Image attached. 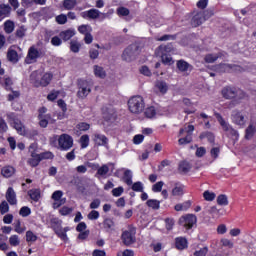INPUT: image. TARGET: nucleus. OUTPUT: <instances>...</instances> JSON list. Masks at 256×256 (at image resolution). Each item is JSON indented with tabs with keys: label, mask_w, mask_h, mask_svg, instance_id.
<instances>
[{
	"label": "nucleus",
	"mask_w": 256,
	"mask_h": 256,
	"mask_svg": "<svg viewBox=\"0 0 256 256\" xmlns=\"http://www.w3.org/2000/svg\"><path fill=\"white\" fill-rule=\"evenodd\" d=\"M221 93L224 99H234V103L236 105H239V103L244 101V99H249V95H247V92L235 86H225L222 89Z\"/></svg>",
	"instance_id": "1"
},
{
	"label": "nucleus",
	"mask_w": 256,
	"mask_h": 256,
	"mask_svg": "<svg viewBox=\"0 0 256 256\" xmlns=\"http://www.w3.org/2000/svg\"><path fill=\"white\" fill-rule=\"evenodd\" d=\"M30 81L32 85H34V87L36 88L47 87L51 83V81H53V73L46 72L42 75L37 72H33L30 75Z\"/></svg>",
	"instance_id": "2"
},
{
	"label": "nucleus",
	"mask_w": 256,
	"mask_h": 256,
	"mask_svg": "<svg viewBox=\"0 0 256 256\" xmlns=\"http://www.w3.org/2000/svg\"><path fill=\"white\" fill-rule=\"evenodd\" d=\"M128 109L130 113L139 115L145 111V100L140 95L132 96L128 100Z\"/></svg>",
	"instance_id": "3"
},
{
	"label": "nucleus",
	"mask_w": 256,
	"mask_h": 256,
	"mask_svg": "<svg viewBox=\"0 0 256 256\" xmlns=\"http://www.w3.org/2000/svg\"><path fill=\"white\" fill-rule=\"evenodd\" d=\"M77 98L78 99H87L89 93H91V89H93V82L80 78L77 80Z\"/></svg>",
	"instance_id": "4"
},
{
	"label": "nucleus",
	"mask_w": 256,
	"mask_h": 256,
	"mask_svg": "<svg viewBox=\"0 0 256 256\" xmlns=\"http://www.w3.org/2000/svg\"><path fill=\"white\" fill-rule=\"evenodd\" d=\"M7 121L9 125L13 127L18 133V135H25V125L19 119V116L15 112H8L6 114Z\"/></svg>",
	"instance_id": "5"
},
{
	"label": "nucleus",
	"mask_w": 256,
	"mask_h": 256,
	"mask_svg": "<svg viewBox=\"0 0 256 256\" xmlns=\"http://www.w3.org/2000/svg\"><path fill=\"white\" fill-rule=\"evenodd\" d=\"M137 229L135 227H130L128 230H125L121 234V241L125 247H131L134 243H137Z\"/></svg>",
	"instance_id": "6"
},
{
	"label": "nucleus",
	"mask_w": 256,
	"mask_h": 256,
	"mask_svg": "<svg viewBox=\"0 0 256 256\" xmlns=\"http://www.w3.org/2000/svg\"><path fill=\"white\" fill-rule=\"evenodd\" d=\"M215 117L219 124L221 125L223 131H225V133L227 134L228 137H230V139H239V132H237V130L231 127L229 123H226L225 119H223V116H221V114L216 113Z\"/></svg>",
	"instance_id": "7"
},
{
	"label": "nucleus",
	"mask_w": 256,
	"mask_h": 256,
	"mask_svg": "<svg viewBox=\"0 0 256 256\" xmlns=\"http://www.w3.org/2000/svg\"><path fill=\"white\" fill-rule=\"evenodd\" d=\"M57 141L60 151H69L73 147V137L69 134H61Z\"/></svg>",
	"instance_id": "8"
},
{
	"label": "nucleus",
	"mask_w": 256,
	"mask_h": 256,
	"mask_svg": "<svg viewBox=\"0 0 256 256\" xmlns=\"http://www.w3.org/2000/svg\"><path fill=\"white\" fill-rule=\"evenodd\" d=\"M179 225L184 227L186 231H189V229H193L194 225H197V216H195V214H186L181 216L179 218Z\"/></svg>",
	"instance_id": "9"
},
{
	"label": "nucleus",
	"mask_w": 256,
	"mask_h": 256,
	"mask_svg": "<svg viewBox=\"0 0 256 256\" xmlns=\"http://www.w3.org/2000/svg\"><path fill=\"white\" fill-rule=\"evenodd\" d=\"M217 68L224 73H243L245 71L242 66L236 64L220 63Z\"/></svg>",
	"instance_id": "10"
},
{
	"label": "nucleus",
	"mask_w": 256,
	"mask_h": 256,
	"mask_svg": "<svg viewBox=\"0 0 256 256\" xmlns=\"http://www.w3.org/2000/svg\"><path fill=\"white\" fill-rule=\"evenodd\" d=\"M137 51V47L133 45L128 46L122 53L123 61H126L127 63H131V61H134L137 55Z\"/></svg>",
	"instance_id": "11"
},
{
	"label": "nucleus",
	"mask_w": 256,
	"mask_h": 256,
	"mask_svg": "<svg viewBox=\"0 0 256 256\" xmlns=\"http://www.w3.org/2000/svg\"><path fill=\"white\" fill-rule=\"evenodd\" d=\"M117 110L115 108H106L103 113V119L106 123H115L117 121Z\"/></svg>",
	"instance_id": "12"
},
{
	"label": "nucleus",
	"mask_w": 256,
	"mask_h": 256,
	"mask_svg": "<svg viewBox=\"0 0 256 256\" xmlns=\"http://www.w3.org/2000/svg\"><path fill=\"white\" fill-rule=\"evenodd\" d=\"M93 141L98 147H107L109 145V138L105 134L95 133L93 135Z\"/></svg>",
	"instance_id": "13"
},
{
	"label": "nucleus",
	"mask_w": 256,
	"mask_h": 256,
	"mask_svg": "<svg viewBox=\"0 0 256 256\" xmlns=\"http://www.w3.org/2000/svg\"><path fill=\"white\" fill-rule=\"evenodd\" d=\"M189 247V241L183 236L175 238V249L177 251H185Z\"/></svg>",
	"instance_id": "14"
},
{
	"label": "nucleus",
	"mask_w": 256,
	"mask_h": 256,
	"mask_svg": "<svg viewBox=\"0 0 256 256\" xmlns=\"http://www.w3.org/2000/svg\"><path fill=\"white\" fill-rule=\"evenodd\" d=\"M205 21V14L203 12H197L191 19L192 27H199L203 25Z\"/></svg>",
	"instance_id": "15"
},
{
	"label": "nucleus",
	"mask_w": 256,
	"mask_h": 256,
	"mask_svg": "<svg viewBox=\"0 0 256 256\" xmlns=\"http://www.w3.org/2000/svg\"><path fill=\"white\" fill-rule=\"evenodd\" d=\"M99 15H101V12L95 8L81 13L83 19H99Z\"/></svg>",
	"instance_id": "16"
},
{
	"label": "nucleus",
	"mask_w": 256,
	"mask_h": 256,
	"mask_svg": "<svg viewBox=\"0 0 256 256\" xmlns=\"http://www.w3.org/2000/svg\"><path fill=\"white\" fill-rule=\"evenodd\" d=\"M6 200L9 203V205H16L17 204V193H15V190L13 187H9L6 191Z\"/></svg>",
	"instance_id": "17"
},
{
	"label": "nucleus",
	"mask_w": 256,
	"mask_h": 256,
	"mask_svg": "<svg viewBox=\"0 0 256 256\" xmlns=\"http://www.w3.org/2000/svg\"><path fill=\"white\" fill-rule=\"evenodd\" d=\"M232 121L235 123V125L243 127V125H245V116H243V114H241L239 111H234L232 113Z\"/></svg>",
	"instance_id": "18"
},
{
	"label": "nucleus",
	"mask_w": 256,
	"mask_h": 256,
	"mask_svg": "<svg viewBox=\"0 0 256 256\" xmlns=\"http://www.w3.org/2000/svg\"><path fill=\"white\" fill-rule=\"evenodd\" d=\"M102 225L106 233H113L115 231V221L111 218H105Z\"/></svg>",
	"instance_id": "19"
},
{
	"label": "nucleus",
	"mask_w": 256,
	"mask_h": 256,
	"mask_svg": "<svg viewBox=\"0 0 256 256\" xmlns=\"http://www.w3.org/2000/svg\"><path fill=\"white\" fill-rule=\"evenodd\" d=\"M39 57H41V53H39V50H37V48H35L34 46H31L28 50L26 61H36V59H39Z\"/></svg>",
	"instance_id": "20"
},
{
	"label": "nucleus",
	"mask_w": 256,
	"mask_h": 256,
	"mask_svg": "<svg viewBox=\"0 0 256 256\" xmlns=\"http://www.w3.org/2000/svg\"><path fill=\"white\" fill-rule=\"evenodd\" d=\"M6 17H11V7L9 4L0 5V22Z\"/></svg>",
	"instance_id": "21"
},
{
	"label": "nucleus",
	"mask_w": 256,
	"mask_h": 256,
	"mask_svg": "<svg viewBox=\"0 0 256 256\" xmlns=\"http://www.w3.org/2000/svg\"><path fill=\"white\" fill-rule=\"evenodd\" d=\"M30 157L31 158L27 160V164L30 167H39V163H41V158L39 154L32 152V154H30Z\"/></svg>",
	"instance_id": "22"
},
{
	"label": "nucleus",
	"mask_w": 256,
	"mask_h": 256,
	"mask_svg": "<svg viewBox=\"0 0 256 256\" xmlns=\"http://www.w3.org/2000/svg\"><path fill=\"white\" fill-rule=\"evenodd\" d=\"M28 196L34 203H39V199H41V189L39 188H34L30 189L28 191Z\"/></svg>",
	"instance_id": "23"
},
{
	"label": "nucleus",
	"mask_w": 256,
	"mask_h": 256,
	"mask_svg": "<svg viewBox=\"0 0 256 256\" xmlns=\"http://www.w3.org/2000/svg\"><path fill=\"white\" fill-rule=\"evenodd\" d=\"M199 139L201 141H203V139H207L208 143H210L211 145H215V134H213V132L204 131L200 133Z\"/></svg>",
	"instance_id": "24"
},
{
	"label": "nucleus",
	"mask_w": 256,
	"mask_h": 256,
	"mask_svg": "<svg viewBox=\"0 0 256 256\" xmlns=\"http://www.w3.org/2000/svg\"><path fill=\"white\" fill-rule=\"evenodd\" d=\"M15 167L13 166H4L2 169H1V175L3 177H5L6 179H9L10 177H13L15 175Z\"/></svg>",
	"instance_id": "25"
},
{
	"label": "nucleus",
	"mask_w": 256,
	"mask_h": 256,
	"mask_svg": "<svg viewBox=\"0 0 256 256\" xmlns=\"http://www.w3.org/2000/svg\"><path fill=\"white\" fill-rule=\"evenodd\" d=\"M172 195L173 197H182V195H185V185L176 183L172 189Z\"/></svg>",
	"instance_id": "26"
},
{
	"label": "nucleus",
	"mask_w": 256,
	"mask_h": 256,
	"mask_svg": "<svg viewBox=\"0 0 256 256\" xmlns=\"http://www.w3.org/2000/svg\"><path fill=\"white\" fill-rule=\"evenodd\" d=\"M7 59L10 63H19V54L17 53V50L9 48L7 52Z\"/></svg>",
	"instance_id": "27"
},
{
	"label": "nucleus",
	"mask_w": 256,
	"mask_h": 256,
	"mask_svg": "<svg viewBox=\"0 0 256 256\" xmlns=\"http://www.w3.org/2000/svg\"><path fill=\"white\" fill-rule=\"evenodd\" d=\"M59 37L62 41H69L72 37H75V30H64L59 33Z\"/></svg>",
	"instance_id": "28"
},
{
	"label": "nucleus",
	"mask_w": 256,
	"mask_h": 256,
	"mask_svg": "<svg viewBox=\"0 0 256 256\" xmlns=\"http://www.w3.org/2000/svg\"><path fill=\"white\" fill-rule=\"evenodd\" d=\"M178 171L179 173H189L191 171V163L187 162V161H181L178 165Z\"/></svg>",
	"instance_id": "29"
},
{
	"label": "nucleus",
	"mask_w": 256,
	"mask_h": 256,
	"mask_svg": "<svg viewBox=\"0 0 256 256\" xmlns=\"http://www.w3.org/2000/svg\"><path fill=\"white\" fill-rule=\"evenodd\" d=\"M94 75L99 79H105V77H107V72L103 67L99 65H94Z\"/></svg>",
	"instance_id": "30"
},
{
	"label": "nucleus",
	"mask_w": 256,
	"mask_h": 256,
	"mask_svg": "<svg viewBox=\"0 0 256 256\" xmlns=\"http://www.w3.org/2000/svg\"><path fill=\"white\" fill-rule=\"evenodd\" d=\"M62 223H63V221H61L59 218H52L50 220L51 229H53L54 233H57L58 231L63 229L61 227Z\"/></svg>",
	"instance_id": "31"
},
{
	"label": "nucleus",
	"mask_w": 256,
	"mask_h": 256,
	"mask_svg": "<svg viewBox=\"0 0 256 256\" xmlns=\"http://www.w3.org/2000/svg\"><path fill=\"white\" fill-rule=\"evenodd\" d=\"M147 207L153 209L154 211H159L161 209V201L157 199H149L146 202Z\"/></svg>",
	"instance_id": "32"
},
{
	"label": "nucleus",
	"mask_w": 256,
	"mask_h": 256,
	"mask_svg": "<svg viewBox=\"0 0 256 256\" xmlns=\"http://www.w3.org/2000/svg\"><path fill=\"white\" fill-rule=\"evenodd\" d=\"M62 7L65 11H73L74 7H77V0H63Z\"/></svg>",
	"instance_id": "33"
},
{
	"label": "nucleus",
	"mask_w": 256,
	"mask_h": 256,
	"mask_svg": "<svg viewBox=\"0 0 256 256\" xmlns=\"http://www.w3.org/2000/svg\"><path fill=\"white\" fill-rule=\"evenodd\" d=\"M176 67L181 71V73H185V71H189V68L192 66L185 60H178Z\"/></svg>",
	"instance_id": "34"
},
{
	"label": "nucleus",
	"mask_w": 256,
	"mask_h": 256,
	"mask_svg": "<svg viewBox=\"0 0 256 256\" xmlns=\"http://www.w3.org/2000/svg\"><path fill=\"white\" fill-rule=\"evenodd\" d=\"M13 31H15V22H13L12 20H6L4 22V32L7 35H11Z\"/></svg>",
	"instance_id": "35"
},
{
	"label": "nucleus",
	"mask_w": 256,
	"mask_h": 256,
	"mask_svg": "<svg viewBox=\"0 0 256 256\" xmlns=\"http://www.w3.org/2000/svg\"><path fill=\"white\" fill-rule=\"evenodd\" d=\"M255 133L256 127L253 124H250L245 130V139L248 141L253 139V137H255Z\"/></svg>",
	"instance_id": "36"
},
{
	"label": "nucleus",
	"mask_w": 256,
	"mask_h": 256,
	"mask_svg": "<svg viewBox=\"0 0 256 256\" xmlns=\"http://www.w3.org/2000/svg\"><path fill=\"white\" fill-rule=\"evenodd\" d=\"M24 137H27L28 139H32L35 141L37 137H39V130L37 129H30V130H25L24 131Z\"/></svg>",
	"instance_id": "37"
},
{
	"label": "nucleus",
	"mask_w": 256,
	"mask_h": 256,
	"mask_svg": "<svg viewBox=\"0 0 256 256\" xmlns=\"http://www.w3.org/2000/svg\"><path fill=\"white\" fill-rule=\"evenodd\" d=\"M223 57V53L219 52L218 54H207L204 58L206 63H215L217 59H221Z\"/></svg>",
	"instance_id": "38"
},
{
	"label": "nucleus",
	"mask_w": 256,
	"mask_h": 256,
	"mask_svg": "<svg viewBox=\"0 0 256 256\" xmlns=\"http://www.w3.org/2000/svg\"><path fill=\"white\" fill-rule=\"evenodd\" d=\"M67 231H69V227L61 228L60 231L56 232L55 235L61 239V241H69V237L67 236Z\"/></svg>",
	"instance_id": "39"
},
{
	"label": "nucleus",
	"mask_w": 256,
	"mask_h": 256,
	"mask_svg": "<svg viewBox=\"0 0 256 256\" xmlns=\"http://www.w3.org/2000/svg\"><path fill=\"white\" fill-rule=\"evenodd\" d=\"M144 115L147 119H153L155 115H157V110L155 109V106H150L144 110Z\"/></svg>",
	"instance_id": "40"
},
{
	"label": "nucleus",
	"mask_w": 256,
	"mask_h": 256,
	"mask_svg": "<svg viewBox=\"0 0 256 256\" xmlns=\"http://www.w3.org/2000/svg\"><path fill=\"white\" fill-rule=\"evenodd\" d=\"M156 88L158 89V91H160L162 95H165V93L169 91V86H167V83L165 81H158L156 83Z\"/></svg>",
	"instance_id": "41"
},
{
	"label": "nucleus",
	"mask_w": 256,
	"mask_h": 256,
	"mask_svg": "<svg viewBox=\"0 0 256 256\" xmlns=\"http://www.w3.org/2000/svg\"><path fill=\"white\" fill-rule=\"evenodd\" d=\"M38 156L40 157V161L55 159V154H53V152H51V151L42 152V153L38 154Z\"/></svg>",
	"instance_id": "42"
},
{
	"label": "nucleus",
	"mask_w": 256,
	"mask_h": 256,
	"mask_svg": "<svg viewBox=\"0 0 256 256\" xmlns=\"http://www.w3.org/2000/svg\"><path fill=\"white\" fill-rule=\"evenodd\" d=\"M89 142H90L89 135L87 134L82 135L79 140L81 149H87V147H89Z\"/></svg>",
	"instance_id": "43"
},
{
	"label": "nucleus",
	"mask_w": 256,
	"mask_h": 256,
	"mask_svg": "<svg viewBox=\"0 0 256 256\" xmlns=\"http://www.w3.org/2000/svg\"><path fill=\"white\" fill-rule=\"evenodd\" d=\"M123 180L126 185H133V175L131 174V170L124 171Z\"/></svg>",
	"instance_id": "44"
},
{
	"label": "nucleus",
	"mask_w": 256,
	"mask_h": 256,
	"mask_svg": "<svg viewBox=\"0 0 256 256\" xmlns=\"http://www.w3.org/2000/svg\"><path fill=\"white\" fill-rule=\"evenodd\" d=\"M109 173V166L107 164H103L101 167L97 169L96 176L105 177Z\"/></svg>",
	"instance_id": "45"
},
{
	"label": "nucleus",
	"mask_w": 256,
	"mask_h": 256,
	"mask_svg": "<svg viewBox=\"0 0 256 256\" xmlns=\"http://www.w3.org/2000/svg\"><path fill=\"white\" fill-rule=\"evenodd\" d=\"M217 203L218 205H221V206H227L229 205V200L227 198V195L225 194H220L218 197H217Z\"/></svg>",
	"instance_id": "46"
},
{
	"label": "nucleus",
	"mask_w": 256,
	"mask_h": 256,
	"mask_svg": "<svg viewBox=\"0 0 256 256\" xmlns=\"http://www.w3.org/2000/svg\"><path fill=\"white\" fill-rule=\"evenodd\" d=\"M9 243H10L11 247H19L21 240H19L18 235L14 234V235L10 236Z\"/></svg>",
	"instance_id": "47"
},
{
	"label": "nucleus",
	"mask_w": 256,
	"mask_h": 256,
	"mask_svg": "<svg viewBox=\"0 0 256 256\" xmlns=\"http://www.w3.org/2000/svg\"><path fill=\"white\" fill-rule=\"evenodd\" d=\"M158 51H162V53H171L173 52V44L168 43L167 45H160Z\"/></svg>",
	"instance_id": "48"
},
{
	"label": "nucleus",
	"mask_w": 256,
	"mask_h": 256,
	"mask_svg": "<svg viewBox=\"0 0 256 256\" xmlns=\"http://www.w3.org/2000/svg\"><path fill=\"white\" fill-rule=\"evenodd\" d=\"M26 33H27V28H25V26L22 25L16 30L15 37H17L18 39H23Z\"/></svg>",
	"instance_id": "49"
},
{
	"label": "nucleus",
	"mask_w": 256,
	"mask_h": 256,
	"mask_svg": "<svg viewBox=\"0 0 256 256\" xmlns=\"http://www.w3.org/2000/svg\"><path fill=\"white\" fill-rule=\"evenodd\" d=\"M37 235H35V233H33V231L28 230L26 232V241L27 243H35V241H37Z\"/></svg>",
	"instance_id": "50"
},
{
	"label": "nucleus",
	"mask_w": 256,
	"mask_h": 256,
	"mask_svg": "<svg viewBox=\"0 0 256 256\" xmlns=\"http://www.w3.org/2000/svg\"><path fill=\"white\" fill-rule=\"evenodd\" d=\"M193 136L191 134H187L184 138H180L178 140L179 145H189V143H192Z\"/></svg>",
	"instance_id": "51"
},
{
	"label": "nucleus",
	"mask_w": 256,
	"mask_h": 256,
	"mask_svg": "<svg viewBox=\"0 0 256 256\" xmlns=\"http://www.w3.org/2000/svg\"><path fill=\"white\" fill-rule=\"evenodd\" d=\"M9 131V126L7 125V122L3 117H0V134L3 135V133H7Z\"/></svg>",
	"instance_id": "52"
},
{
	"label": "nucleus",
	"mask_w": 256,
	"mask_h": 256,
	"mask_svg": "<svg viewBox=\"0 0 256 256\" xmlns=\"http://www.w3.org/2000/svg\"><path fill=\"white\" fill-rule=\"evenodd\" d=\"M31 215V208L28 206H23L19 210V216L20 217H29Z\"/></svg>",
	"instance_id": "53"
},
{
	"label": "nucleus",
	"mask_w": 256,
	"mask_h": 256,
	"mask_svg": "<svg viewBox=\"0 0 256 256\" xmlns=\"http://www.w3.org/2000/svg\"><path fill=\"white\" fill-rule=\"evenodd\" d=\"M131 189L136 193H143V182L141 181L135 182L134 184H132Z\"/></svg>",
	"instance_id": "54"
},
{
	"label": "nucleus",
	"mask_w": 256,
	"mask_h": 256,
	"mask_svg": "<svg viewBox=\"0 0 256 256\" xmlns=\"http://www.w3.org/2000/svg\"><path fill=\"white\" fill-rule=\"evenodd\" d=\"M25 227H21V220H17L14 224V231L15 233H18L19 235H22V233H25Z\"/></svg>",
	"instance_id": "55"
},
{
	"label": "nucleus",
	"mask_w": 256,
	"mask_h": 256,
	"mask_svg": "<svg viewBox=\"0 0 256 256\" xmlns=\"http://www.w3.org/2000/svg\"><path fill=\"white\" fill-rule=\"evenodd\" d=\"M80 49H81V44H79V42L77 41L70 42V51H72V53H79Z\"/></svg>",
	"instance_id": "56"
},
{
	"label": "nucleus",
	"mask_w": 256,
	"mask_h": 256,
	"mask_svg": "<svg viewBox=\"0 0 256 256\" xmlns=\"http://www.w3.org/2000/svg\"><path fill=\"white\" fill-rule=\"evenodd\" d=\"M123 193H125V188H123V186H119L117 188L112 189L113 197H121Z\"/></svg>",
	"instance_id": "57"
},
{
	"label": "nucleus",
	"mask_w": 256,
	"mask_h": 256,
	"mask_svg": "<svg viewBox=\"0 0 256 256\" xmlns=\"http://www.w3.org/2000/svg\"><path fill=\"white\" fill-rule=\"evenodd\" d=\"M130 13L131 12L126 7L122 6V7L117 8V15H119V17H127Z\"/></svg>",
	"instance_id": "58"
},
{
	"label": "nucleus",
	"mask_w": 256,
	"mask_h": 256,
	"mask_svg": "<svg viewBox=\"0 0 256 256\" xmlns=\"http://www.w3.org/2000/svg\"><path fill=\"white\" fill-rule=\"evenodd\" d=\"M161 59L164 65H173L174 63L173 58L167 54H162Z\"/></svg>",
	"instance_id": "59"
},
{
	"label": "nucleus",
	"mask_w": 256,
	"mask_h": 256,
	"mask_svg": "<svg viewBox=\"0 0 256 256\" xmlns=\"http://www.w3.org/2000/svg\"><path fill=\"white\" fill-rule=\"evenodd\" d=\"M76 127L79 131H89V129H91V124L87 122H79Z\"/></svg>",
	"instance_id": "60"
},
{
	"label": "nucleus",
	"mask_w": 256,
	"mask_h": 256,
	"mask_svg": "<svg viewBox=\"0 0 256 256\" xmlns=\"http://www.w3.org/2000/svg\"><path fill=\"white\" fill-rule=\"evenodd\" d=\"M203 197H204L205 201H215L216 195H215V193L210 192L209 190H206L203 193Z\"/></svg>",
	"instance_id": "61"
},
{
	"label": "nucleus",
	"mask_w": 256,
	"mask_h": 256,
	"mask_svg": "<svg viewBox=\"0 0 256 256\" xmlns=\"http://www.w3.org/2000/svg\"><path fill=\"white\" fill-rule=\"evenodd\" d=\"M0 213L2 215H5V213H9V203H7V201H2L0 203Z\"/></svg>",
	"instance_id": "62"
},
{
	"label": "nucleus",
	"mask_w": 256,
	"mask_h": 256,
	"mask_svg": "<svg viewBox=\"0 0 256 256\" xmlns=\"http://www.w3.org/2000/svg\"><path fill=\"white\" fill-rule=\"evenodd\" d=\"M55 21L58 23V25H65V23H67V15L60 14L56 16Z\"/></svg>",
	"instance_id": "63"
},
{
	"label": "nucleus",
	"mask_w": 256,
	"mask_h": 256,
	"mask_svg": "<svg viewBox=\"0 0 256 256\" xmlns=\"http://www.w3.org/2000/svg\"><path fill=\"white\" fill-rule=\"evenodd\" d=\"M78 31L81 35H87L89 34V31H91V26L83 24L78 27Z\"/></svg>",
	"instance_id": "64"
}]
</instances>
